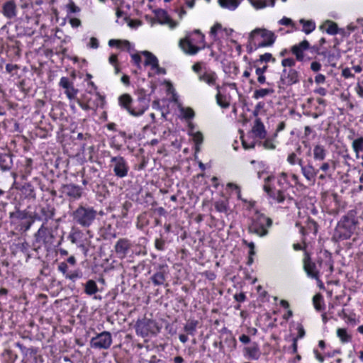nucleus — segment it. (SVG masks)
Masks as SVG:
<instances>
[{
	"mask_svg": "<svg viewBox=\"0 0 363 363\" xmlns=\"http://www.w3.org/2000/svg\"><path fill=\"white\" fill-rule=\"evenodd\" d=\"M357 223V211L350 210L338 222L335 233L340 239L347 240L353 234Z\"/></svg>",
	"mask_w": 363,
	"mask_h": 363,
	"instance_id": "1",
	"label": "nucleus"
},
{
	"mask_svg": "<svg viewBox=\"0 0 363 363\" xmlns=\"http://www.w3.org/2000/svg\"><path fill=\"white\" fill-rule=\"evenodd\" d=\"M275 34L266 28H257L252 30L248 36L250 45L255 49L272 46L276 40Z\"/></svg>",
	"mask_w": 363,
	"mask_h": 363,
	"instance_id": "2",
	"label": "nucleus"
},
{
	"mask_svg": "<svg viewBox=\"0 0 363 363\" xmlns=\"http://www.w3.org/2000/svg\"><path fill=\"white\" fill-rule=\"evenodd\" d=\"M97 215L96 211L87 205L80 204L72 213L73 220L82 227H89Z\"/></svg>",
	"mask_w": 363,
	"mask_h": 363,
	"instance_id": "3",
	"label": "nucleus"
},
{
	"mask_svg": "<svg viewBox=\"0 0 363 363\" xmlns=\"http://www.w3.org/2000/svg\"><path fill=\"white\" fill-rule=\"evenodd\" d=\"M272 225V220L263 213L257 212L248 226V232L259 237L268 234V228Z\"/></svg>",
	"mask_w": 363,
	"mask_h": 363,
	"instance_id": "4",
	"label": "nucleus"
},
{
	"mask_svg": "<svg viewBox=\"0 0 363 363\" xmlns=\"http://www.w3.org/2000/svg\"><path fill=\"white\" fill-rule=\"evenodd\" d=\"M112 342L111 333L103 331L91 339L90 345L94 349L107 350L111 347Z\"/></svg>",
	"mask_w": 363,
	"mask_h": 363,
	"instance_id": "5",
	"label": "nucleus"
},
{
	"mask_svg": "<svg viewBox=\"0 0 363 363\" xmlns=\"http://www.w3.org/2000/svg\"><path fill=\"white\" fill-rule=\"evenodd\" d=\"M135 330L138 335L146 337L149 333H155L158 328L154 320L147 318H143L137 321Z\"/></svg>",
	"mask_w": 363,
	"mask_h": 363,
	"instance_id": "6",
	"label": "nucleus"
},
{
	"mask_svg": "<svg viewBox=\"0 0 363 363\" xmlns=\"http://www.w3.org/2000/svg\"><path fill=\"white\" fill-rule=\"evenodd\" d=\"M195 33L199 35L200 43L203 45L201 46H196L189 39H182L179 41V47L187 55H196L200 50L204 48V35L201 33L199 30L194 31Z\"/></svg>",
	"mask_w": 363,
	"mask_h": 363,
	"instance_id": "7",
	"label": "nucleus"
},
{
	"mask_svg": "<svg viewBox=\"0 0 363 363\" xmlns=\"http://www.w3.org/2000/svg\"><path fill=\"white\" fill-rule=\"evenodd\" d=\"M111 164L115 175L119 178H123L128 175L129 167L126 160L121 156L113 157Z\"/></svg>",
	"mask_w": 363,
	"mask_h": 363,
	"instance_id": "8",
	"label": "nucleus"
},
{
	"mask_svg": "<svg viewBox=\"0 0 363 363\" xmlns=\"http://www.w3.org/2000/svg\"><path fill=\"white\" fill-rule=\"evenodd\" d=\"M299 82V73L294 69H284L281 75L279 87L281 86H291Z\"/></svg>",
	"mask_w": 363,
	"mask_h": 363,
	"instance_id": "9",
	"label": "nucleus"
},
{
	"mask_svg": "<svg viewBox=\"0 0 363 363\" xmlns=\"http://www.w3.org/2000/svg\"><path fill=\"white\" fill-rule=\"evenodd\" d=\"M303 269L307 274L308 277L318 280L319 271L317 269L316 264L311 260V256L308 252H304V257L303 259Z\"/></svg>",
	"mask_w": 363,
	"mask_h": 363,
	"instance_id": "10",
	"label": "nucleus"
},
{
	"mask_svg": "<svg viewBox=\"0 0 363 363\" xmlns=\"http://www.w3.org/2000/svg\"><path fill=\"white\" fill-rule=\"evenodd\" d=\"M132 247L130 241L127 238H120L114 245L115 252L118 257L123 259L127 256Z\"/></svg>",
	"mask_w": 363,
	"mask_h": 363,
	"instance_id": "11",
	"label": "nucleus"
},
{
	"mask_svg": "<svg viewBox=\"0 0 363 363\" xmlns=\"http://www.w3.org/2000/svg\"><path fill=\"white\" fill-rule=\"evenodd\" d=\"M61 191L63 194L74 200L79 199L82 194V188L74 184L62 185Z\"/></svg>",
	"mask_w": 363,
	"mask_h": 363,
	"instance_id": "12",
	"label": "nucleus"
},
{
	"mask_svg": "<svg viewBox=\"0 0 363 363\" xmlns=\"http://www.w3.org/2000/svg\"><path fill=\"white\" fill-rule=\"evenodd\" d=\"M148 107L147 101L145 99L140 98L137 101L133 103L129 113L133 116H140L145 113Z\"/></svg>",
	"mask_w": 363,
	"mask_h": 363,
	"instance_id": "13",
	"label": "nucleus"
},
{
	"mask_svg": "<svg viewBox=\"0 0 363 363\" xmlns=\"http://www.w3.org/2000/svg\"><path fill=\"white\" fill-rule=\"evenodd\" d=\"M2 13L8 19H13L17 16V6L14 0H9L3 4Z\"/></svg>",
	"mask_w": 363,
	"mask_h": 363,
	"instance_id": "14",
	"label": "nucleus"
},
{
	"mask_svg": "<svg viewBox=\"0 0 363 363\" xmlns=\"http://www.w3.org/2000/svg\"><path fill=\"white\" fill-rule=\"evenodd\" d=\"M155 17L157 19V21L160 24H166L168 25L171 28H174L176 27L177 23L173 21L169 16L167 15V13L161 9H156L154 11Z\"/></svg>",
	"mask_w": 363,
	"mask_h": 363,
	"instance_id": "15",
	"label": "nucleus"
},
{
	"mask_svg": "<svg viewBox=\"0 0 363 363\" xmlns=\"http://www.w3.org/2000/svg\"><path fill=\"white\" fill-rule=\"evenodd\" d=\"M167 266L160 265L159 269L152 277L151 280L155 286L163 285L166 281Z\"/></svg>",
	"mask_w": 363,
	"mask_h": 363,
	"instance_id": "16",
	"label": "nucleus"
},
{
	"mask_svg": "<svg viewBox=\"0 0 363 363\" xmlns=\"http://www.w3.org/2000/svg\"><path fill=\"white\" fill-rule=\"evenodd\" d=\"M244 355L249 359L257 360L259 358L261 352L258 345L254 342L249 347H245L243 350Z\"/></svg>",
	"mask_w": 363,
	"mask_h": 363,
	"instance_id": "17",
	"label": "nucleus"
},
{
	"mask_svg": "<svg viewBox=\"0 0 363 363\" xmlns=\"http://www.w3.org/2000/svg\"><path fill=\"white\" fill-rule=\"evenodd\" d=\"M199 79L206 82L209 86H216L218 76L214 71L206 70L203 73L199 74Z\"/></svg>",
	"mask_w": 363,
	"mask_h": 363,
	"instance_id": "18",
	"label": "nucleus"
},
{
	"mask_svg": "<svg viewBox=\"0 0 363 363\" xmlns=\"http://www.w3.org/2000/svg\"><path fill=\"white\" fill-rule=\"evenodd\" d=\"M94 97L95 100L94 102H91V100H88L86 103H82L79 101L78 104L82 109L86 111L94 108V107H98L103 104L104 99L99 93L96 94Z\"/></svg>",
	"mask_w": 363,
	"mask_h": 363,
	"instance_id": "19",
	"label": "nucleus"
},
{
	"mask_svg": "<svg viewBox=\"0 0 363 363\" xmlns=\"http://www.w3.org/2000/svg\"><path fill=\"white\" fill-rule=\"evenodd\" d=\"M309 48V43L304 40L298 45H295L291 48V52L296 57V59L299 61H302L303 59V50H307Z\"/></svg>",
	"mask_w": 363,
	"mask_h": 363,
	"instance_id": "20",
	"label": "nucleus"
},
{
	"mask_svg": "<svg viewBox=\"0 0 363 363\" xmlns=\"http://www.w3.org/2000/svg\"><path fill=\"white\" fill-rule=\"evenodd\" d=\"M322 30H325L328 34L336 35L338 33L337 24L330 20H326L319 27Z\"/></svg>",
	"mask_w": 363,
	"mask_h": 363,
	"instance_id": "21",
	"label": "nucleus"
},
{
	"mask_svg": "<svg viewBox=\"0 0 363 363\" xmlns=\"http://www.w3.org/2000/svg\"><path fill=\"white\" fill-rule=\"evenodd\" d=\"M252 132L255 135V136L258 137L260 139H263L266 136V130L264 128V125L263 123L261 121V119L257 118L255 121V124L252 127Z\"/></svg>",
	"mask_w": 363,
	"mask_h": 363,
	"instance_id": "22",
	"label": "nucleus"
},
{
	"mask_svg": "<svg viewBox=\"0 0 363 363\" xmlns=\"http://www.w3.org/2000/svg\"><path fill=\"white\" fill-rule=\"evenodd\" d=\"M142 55L145 57V65L151 66L152 69H159L158 60L155 55L149 51H143Z\"/></svg>",
	"mask_w": 363,
	"mask_h": 363,
	"instance_id": "23",
	"label": "nucleus"
},
{
	"mask_svg": "<svg viewBox=\"0 0 363 363\" xmlns=\"http://www.w3.org/2000/svg\"><path fill=\"white\" fill-rule=\"evenodd\" d=\"M13 165L11 156L9 154L0 153V168L3 171L11 169Z\"/></svg>",
	"mask_w": 363,
	"mask_h": 363,
	"instance_id": "24",
	"label": "nucleus"
},
{
	"mask_svg": "<svg viewBox=\"0 0 363 363\" xmlns=\"http://www.w3.org/2000/svg\"><path fill=\"white\" fill-rule=\"evenodd\" d=\"M301 172L308 181H312L314 180L318 170L312 164H308L306 166L302 167Z\"/></svg>",
	"mask_w": 363,
	"mask_h": 363,
	"instance_id": "25",
	"label": "nucleus"
},
{
	"mask_svg": "<svg viewBox=\"0 0 363 363\" xmlns=\"http://www.w3.org/2000/svg\"><path fill=\"white\" fill-rule=\"evenodd\" d=\"M118 102L122 108L125 109L128 113L130 112V109L131 108L133 103L130 95L128 94L121 95L118 99Z\"/></svg>",
	"mask_w": 363,
	"mask_h": 363,
	"instance_id": "26",
	"label": "nucleus"
},
{
	"mask_svg": "<svg viewBox=\"0 0 363 363\" xmlns=\"http://www.w3.org/2000/svg\"><path fill=\"white\" fill-rule=\"evenodd\" d=\"M326 150L321 145H316L313 148V158L315 160L323 161L326 157Z\"/></svg>",
	"mask_w": 363,
	"mask_h": 363,
	"instance_id": "27",
	"label": "nucleus"
},
{
	"mask_svg": "<svg viewBox=\"0 0 363 363\" xmlns=\"http://www.w3.org/2000/svg\"><path fill=\"white\" fill-rule=\"evenodd\" d=\"M99 289L95 281L90 279L84 284V292L89 295L92 296L98 292Z\"/></svg>",
	"mask_w": 363,
	"mask_h": 363,
	"instance_id": "28",
	"label": "nucleus"
},
{
	"mask_svg": "<svg viewBox=\"0 0 363 363\" xmlns=\"http://www.w3.org/2000/svg\"><path fill=\"white\" fill-rule=\"evenodd\" d=\"M219 5L224 9L235 10L239 5L238 0H218Z\"/></svg>",
	"mask_w": 363,
	"mask_h": 363,
	"instance_id": "29",
	"label": "nucleus"
},
{
	"mask_svg": "<svg viewBox=\"0 0 363 363\" xmlns=\"http://www.w3.org/2000/svg\"><path fill=\"white\" fill-rule=\"evenodd\" d=\"M352 147L355 152L356 157H359V152L363 151V137L361 136L353 140Z\"/></svg>",
	"mask_w": 363,
	"mask_h": 363,
	"instance_id": "30",
	"label": "nucleus"
},
{
	"mask_svg": "<svg viewBox=\"0 0 363 363\" xmlns=\"http://www.w3.org/2000/svg\"><path fill=\"white\" fill-rule=\"evenodd\" d=\"M189 135L192 137L194 142L196 145V151H199V146L202 144L203 141V136L201 132L196 131L193 132L192 130L189 132Z\"/></svg>",
	"mask_w": 363,
	"mask_h": 363,
	"instance_id": "31",
	"label": "nucleus"
},
{
	"mask_svg": "<svg viewBox=\"0 0 363 363\" xmlns=\"http://www.w3.org/2000/svg\"><path fill=\"white\" fill-rule=\"evenodd\" d=\"M274 93V90L273 89H259L254 91L253 98L255 99H259Z\"/></svg>",
	"mask_w": 363,
	"mask_h": 363,
	"instance_id": "32",
	"label": "nucleus"
},
{
	"mask_svg": "<svg viewBox=\"0 0 363 363\" xmlns=\"http://www.w3.org/2000/svg\"><path fill=\"white\" fill-rule=\"evenodd\" d=\"M300 23L303 25V31L306 34H309L315 28V24L312 21L300 20Z\"/></svg>",
	"mask_w": 363,
	"mask_h": 363,
	"instance_id": "33",
	"label": "nucleus"
},
{
	"mask_svg": "<svg viewBox=\"0 0 363 363\" xmlns=\"http://www.w3.org/2000/svg\"><path fill=\"white\" fill-rule=\"evenodd\" d=\"M198 323V321L195 320H189L184 327V331L189 335H194Z\"/></svg>",
	"mask_w": 363,
	"mask_h": 363,
	"instance_id": "34",
	"label": "nucleus"
},
{
	"mask_svg": "<svg viewBox=\"0 0 363 363\" xmlns=\"http://www.w3.org/2000/svg\"><path fill=\"white\" fill-rule=\"evenodd\" d=\"M26 196L30 199H35V193L34 187L30 183L25 184L21 189Z\"/></svg>",
	"mask_w": 363,
	"mask_h": 363,
	"instance_id": "35",
	"label": "nucleus"
},
{
	"mask_svg": "<svg viewBox=\"0 0 363 363\" xmlns=\"http://www.w3.org/2000/svg\"><path fill=\"white\" fill-rule=\"evenodd\" d=\"M216 89L218 91V93L216 94V101H217V104L222 108H228L230 105L229 102H228L226 101V98L225 96H223L220 94L219 92V89H220V86L219 85H216Z\"/></svg>",
	"mask_w": 363,
	"mask_h": 363,
	"instance_id": "36",
	"label": "nucleus"
},
{
	"mask_svg": "<svg viewBox=\"0 0 363 363\" xmlns=\"http://www.w3.org/2000/svg\"><path fill=\"white\" fill-rule=\"evenodd\" d=\"M41 213L44 217L45 222L49 219H52L55 215V208L50 206L43 207L41 208Z\"/></svg>",
	"mask_w": 363,
	"mask_h": 363,
	"instance_id": "37",
	"label": "nucleus"
},
{
	"mask_svg": "<svg viewBox=\"0 0 363 363\" xmlns=\"http://www.w3.org/2000/svg\"><path fill=\"white\" fill-rule=\"evenodd\" d=\"M215 208L220 213H227L228 207V202L225 200L217 201L214 203Z\"/></svg>",
	"mask_w": 363,
	"mask_h": 363,
	"instance_id": "38",
	"label": "nucleus"
},
{
	"mask_svg": "<svg viewBox=\"0 0 363 363\" xmlns=\"http://www.w3.org/2000/svg\"><path fill=\"white\" fill-rule=\"evenodd\" d=\"M269 61H272L273 62H275V58L273 57L271 53H264L263 55H259V59H257L255 63V64H261L263 62H268Z\"/></svg>",
	"mask_w": 363,
	"mask_h": 363,
	"instance_id": "39",
	"label": "nucleus"
},
{
	"mask_svg": "<svg viewBox=\"0 0 363 363\" xmlns=\"http://www.w3.org/2000/svg\"><path fill=\"white\" fill-rule=\"evenodd\" d=\"M9 218L16 220H24L27 218V213L18 209L14 212H11L9 213Z\"/></svg>",
	"mask_w": 363,
	"mask_h": 363,
	"instance_id": "40",
	"label": "nucleus"
},
{
	"mask_svg": "<svg viewBox=\"0 0 363 363\" xmlns=\"http://www.w3.org/2000/svg\"><path fill=\"white\" fill-rule=\"evenodd\" d=\"M337 335L342 342H347L351 340L350 335H349L345 329L338 328L337 330Z\"/></svg>",
	"mask_w": 363,
	"mask_h": 363,
	"instance_id": "41",
	"label": "nucleus"
},
{
	"mask_svg": "<svg viewBox=\"0 0 363 363\" xmlns=\"http://www.w3.org/2000/svg\"><path fill=\"white\" fill-rule=\"evenodd\" d=\"M322 301H323V296L320 294H318L313 297V303L314 307L318 311H320L323 310V307L321 306Z\"/></svg>",
	"mask_w": 363,
	"mask_h": 363,
	"instance_id": "42",
	"label": "nucleus"
},
{
	"mask_svg": "<svg viewBox=\"0 0 363 363\" xmlns=\"http://www.w3.org/2000/svg\"><path fill=\"white\" fill-rule=\"evenodd\" d=\"M78 93V90L74 87L73 84L69 86V88L65 89V94L67 98L70 100L74 99Z\"/></svg>",
	"mask_w": 363,
	"mask_h": 363,
	"instance_id": "43",
	"label": "nucleus"
},
{
	"mask_svg": "<svg viewBox=\"0 0 363 363\" xmlns=\"http://www.w3.org/2000/svg\"><path fill=\"white\" fill-rule=\"evenodd\" d=\"M180 111L186 119H191L194 117V111L191 108H181Z\"/></svg>",
	"mask_w": 363,
	"mask_h": 363,
	"instance_id": "44",
	"label": "nucleus"
},
{
	"mask_svg": "<svg viewBox=\"0 0 363 363\" xmlns=\"http://www.w3.org/2000/svg\"><path fill=\"white\" fill-rule=\"evenodd\" d=\"M271 198L276 200L278 203H283L285 200L284 193L281 190L274 192Z\"/></svg>",
	"mask_w": 363,
	"mask_h": 363,
	"instance_id": "45",
	"label": "nucleus"
},
{
	"mask_svg": "<svg viewBox=\"0 0 363 363\" xmlns=\"http://www.w3.org/2000/svg\"><path fill=\"white\" fill-rule=\"evenodd\" d=\"M82 273L80 270H75L70 273L66 274V278L74 281L77 279L81 278Z\"/></svg>",
	"mask_w": 363,
	"mask_h": 363,
	"instance_id": "46",
	"label": "nucleus"
},
{
	"mask_svg": "<svg viewBox=\"0 0 363 363\" xmlns=\"http://www.w3.org/2000/svg\"><path fill=\"white\" fill-rule=\"evenodd\" d=\"M66 7L67 9L68 13H79L81 11L80 8L77 6L72 0L69 1Z\"/></svg>",
	"mask_w": 363,
	"mask_h": 363,
	"instance_id": "47",
	"label": "nucleus"
},
{
	"mask_svg": "<svg viewBox=\"0 0 363 363\" xmlns=\"http://www.w3.org/2000/svg\"><path fill=\"white\" fill-rule=\"evenodd\" d=\"M251 3L252 6L257 9H263L267 5L264 0H252Z\"/></svg>",
	"mask_w": 363,
	"mask_h": 363,
	"instance_id": "48",
	"label": "nucleus"
},
{
	"mask_svg": "<svg viewBox=\"0 0 363 363\" xmlns=\"http://www.w3.org/2000/svg\"><path fill=\"white\" fill-rule=\"evenodd\" d=\"M73 83L67 77H63L60 79L59 85L63 89L69 88Z\"/></svg>",
	"mask_w": 363,
	"mask_h": 363,
	"instance_id": "49",
	"label": "nucleus"
},
{
	"mask_svg": "<svg viewBox=\"0 0 363 363\" xmlns=\"http://www.w3.org/2000/svg\"><path fill=\"white\" fill-rule=\"evenodd\" d=\"M165 241L162 239H156L155 242V247L158 250L162 251L164 250Z\"/></svg>",
	"mask_w": 363,
	"mask_h": 363,
	"instance_id": "50",
	"label": "nucleus"
},
{
	"mask_svg": "<svg viewBox=\"0 0 363 363\" xmlns=\"http://www.w3.org/2000/svg\"><path fill=\"white\" fill-rule=\"evenodd\" d=\"M281 65L284 67H292L295 66V61H294V60H293L291 58H286L281 61Z\"/></svg>",
	"mask_w": 363,
	"mask_h": 363,
	"instance_id": "51",
	"label": "nucleus"
},
{
	"mask_svg": "<svg viewBox=\"0 0 363 363\" xmlns=\"http://www.w3.org/2000/svg\"><path fill=\"white\" fill-rule=\"evenodd\" d=\"M132 206V203L129 201H125L123 205V208H122V216L123 217H126L127 216V213L128 211V210L130 208V207Z\"/></svg>",
	"mask_w": 363,
	"mask_h": 363,
	"instance_id": "52",
	"label": "nucleus"
},
{
	"mask_svg": "<svg viewBox=\"0 0 363 363\" xmlns=\"http://www.w3.org/2000/svg\"><path fill=\"white\" fill-rule=\"evenodd\" d=\"M297 160L298 157L295 152L289 154L287 157V162L292 165L296 164Z\"/></svg>",
	"mask_w": 363,
	"mask_h": 363,
	"instance_id": "53",
	"label": "nucleus"
},
{
	"mask_svg": "<svg viewBox=\"0 0 363 363\" xmlns=\"http://www.w3.org/2000/svg\"><path fill=\"white\" fill-rule=\"evenodd\" d=\"M242 242H243L244 244H245L250 248L249 255L250 256H253L255 254V246L254 242H248L245 240H243Z\"/></svg>",
	"mask_w": 363,
	"mask_h": 363,
	"instance_id": "54",
	"label": "nucleus"
},
{
	"mask_svg": "<svg viewBox=\"0 0 363 363\" xmlns=\"http://www.w3.org/2000/svg\"><path fill=\"white\" fill-rule=\"evenodd\" d=\"M58 270L62 272L65 277H66V274L67 272V269H68V266L67 264V263L62 262H60L58 265Z\"/></svg>",
	"mask_w": 363,
	"mask_h": 363,
	"instance_id": "55",
	"label": "nucleus"
},
{
	"mask_svg": "<svg viewBox=\"0 0 363 363\" xmlns=\"http://www.w3.org/2000/svg\"><path fill=\"white\" fill-rule=\"evenodd\" d=\"M255 67H256L255 73L257 75L264 74L267 71L268 66L267 65H264L262 67H257V64L255 63Z\"/></svg>",
	"mask_w": 363,
	"mask_h": 363,
	"instance_id": "56",
	"label": "nucleus"
},
{
	"mask_svg": "<svg viewBox=\"0 0 363 363\" xmlns=\"http://www.w3.org/2000/svg\"><path fill=\"white\" fill-rule=\"evenodd\" d=\"M69 23L73 28L79 27L82 24L81 21L79 18H72L69 19Z\"/></svg>",
	"mask_w": 363,
	"mask_h": 363,
	"instance_id": "57",
	"label": "nucleus"
},
{
	"mask_svg": "<svg viewBox=\"0 0 363 363\" xmlns=\"http://www.w3.org/2000/svg\"><path fill=\"white\" fill-rule=\"evenodd\" d=\"M298 336L296 338H302L305 335V330L301 324H298L297 326Z\"/></svg>",
	"mask_w": 363,
	"mask_h": 363,
	"instance_id": "58",
	"label": "nucleus"
},
{
	"mask_svg": "<svg viewBox=\"0 0 363 363\" xmlns=\"http://www.w3.org/2000/svg\"><path fill=\"white\" fill-rule=\"evenodd\" d=\"M342 75L345 78H350L354 77V74L352 73V70L350 68H345L342 69Z\"/></svg>",
	"mask_w": 363,
	"mask_h": 363,
	"instance_id": "59",
	"label": "nucleus"
},
{
	"mask_svg": "<svg viewBox=\"0 0 363 363\" xmlns=\"http://www.w3.org/2000/svg\"><path fill=\"white\" fill-rule=\"evenodd\" d=\"M15 345L20 349L24 356L28 354V349L21 342H16Z\"/></svg>",
	"mask_w": 363,
	"mask_h": 363,
	"instance_id": "60",
	"label": "nucleus"
},
{
	"mask_svg": "<svg viewBox=\"0 0 363 363\" xmlns=\"http://www.w3.org/2000/svg\"><path fill=\"white\" fill-rule=\"evenodd\" d=\"M263 146L264 148L269 150H274L275 148V145L269 140H266L263 143Z\"/></svg>",
	"mask_w": 363,
	"mask_h": 363,
	"instance_id": "61",
	"label": "nucleus"
},
{
	"mask_svg": "<svg viewBox=\"0 0 363 363\" xmlns=\"http://www.w3.org/2000/svg\"><path fill=\"white\" fill-rule=\"evenodd\" d=\"M234 298L238 302H243L246 298V296L244 293L235 294Z\"/></svg>",
	"mask_w": 363,
	"mask_h": 363,
	"instance_id": "62",
	"label": "nucleus"
},
{
	"mask_svg": "<svg viewBox=\"0 0 363 363\" xmlns=\"http://www.w3.org/2000/svg\"><path fill=\"white\" fill-rule=\"evenodd\" d=\"M89 45L91 48H97L99 47L98 40L94 37H91Z\"/></svg>",
	"mask_w": 363,
	"mask_h": 363,
	"instance_id": "63",
	"label": "nucleus"
},
{
	"mask_svg": "<svg viewBox=\"0 0 363 363\" xmlns=\"http://www.w3.org/2000/svg\"><path fill=\"white\" fill-rule=\"evenodd\" d=\"M325 81V77L322 74H318L315 77V82L317 84H322L324 83Z\"/></svg>",
	"mask_w": 363,
	"mask_h": 363,
	"instance_id": "64",
	"label": "nucleus"
}]
</instances>
